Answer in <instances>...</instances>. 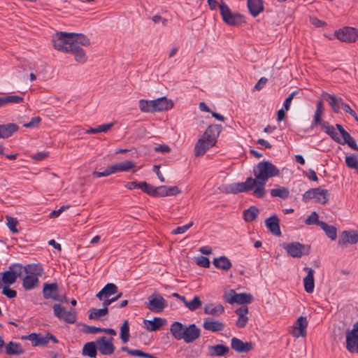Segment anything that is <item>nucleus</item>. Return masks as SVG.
Instances as JSON below:
<instances>
[{
	"mask_svg": "<svg viewBox=\"0 0 358 358\" xmlns=\"http://www.w3.org/2000/svg\"><path fill=\"white\" fill-rule=\"evenodd\" d=\"M257 188L254 189L253 195L257 198H263L266 193L265 185L266 181L280 174V170L271 162L264 161L259 162L253 169Z\"/></svg>",
	"mask_w": 358,
	"mask_h": 358,
	"instance_id": "f257e3e1",
	"label": "nucleus"
},
{
	"mask_svg": "<svg viewBox=\"0 0 358 358\" xmlns=\"http://www.w3.org/2000/svg\"><path fill=\"white\" fill-rule=\"evenodd\" d=\"M54 48L58 51L69 53L73 45L71 33L57 32L52 39Z\"/></svg>",
	"mask_w": 358,
	"mask_h": 358,
	"instance_id": "f03ea898",
	"label": "nucleus"
},
{
	"mask_svg": "<svg viewBox=\"0 0 358 358\" xmlns=\"http://www.w3.org/2000/svg\"><path fill=\"white\" fill-rule=\"evenodd\" d=\"M312 199H315L317 202L324 205L328 202L329 199V191L320 187L312 188L303 194V201L304 202H308Z\"/></svg>",
	"mask_w": 358,
	"mask_h": 358,
	"instance_id": "7ed1b4c3",
	"label": "nucleus"
},
{
	"mask_svg": "<svg viewBox=\"0 0 358 358\" xmlns=\"http://www.w3.org/2000/svg\"><path fill=\"white\" fill-rule=\"evenodd\" d=\"M219 7L222 20L228 25L236 26L243 22V16L239 13H233L226 3H222Z\"/></svg>",
	"mask_w": 358,
	"mask_h": 358,
	"instance_id": "20e7f679",
	"label": "nucleus"
},
{
	"mask_svg": "<svg viewBox=\"0 0 358 358\" xmlns=\"http://www.w3.org/2000/svg\"><path fill=\"white\" fill-rule=\"evenodd\" d=\"M42 293L45 299H52L59 303L67 301L65 295L59 294V286L57 283H44Z\"/></svg>",
	"mask_w": 358,
	"mask_h": 358,
	"instance_id": "39448f33",
	"label": "nucleus"
},
{
	"mask_svg": "<svg viewBox=\"0 0 358 358\" xmlns=\"http://www.w3.org/2000/svg\"><path fill=\"white\" fill-rule=\"evenodd\" d=\"M282 247L288 255L294 258H299L303 255H307L310 253V250L309 245H303L299 242L284 243Z\"/></svg>",
	"mask_w": 358,
	"mask_h": 358,
	"instance_id": "423d86ee",
	"label": "nucleus"
},
{
	"mask_svg": "<svg viewBox=\"0 0 358 358\" xmlns=\"http://www.w3.org/2000/svg\"><path fill=\"white\" fill-rule=\"evenodd\" d=\"M346 349L350 353L358 352V322H355L352 330L346 331Z\"/></svg>",
	"mask_w": 358,
	"mask_h": 358,
	"instance_id": "0eeeda50",
	"label": "nucleus"
},
{
	"mask_svg": "<svg viewBox=\"0 0 358 358\" xmlns=\"http://www.w3.org/2000/svg\"><path fill=\"white\" fill-rule=\"evenodd\" d=\"M257 188L256 182L252 178L249 177L244 182H238L230 185L227 189V193L237 194L239 192H249Z\"/></svg>",
	"mask_w": 358,
	"mask_h": 358,
	"instance_id": "6e6552de",
	"label": "nucleus"
},
{
	"mask_svg": "<svg viewBox=\"0 0 358 358\" xmlns=\"http://www.w3.org/2000/svg\"><path fill=\"white\" fill-rule=\"evenodd\" d=\"M53 313L60 320L69 324H73L76 321V315L72 310H66L59 303L54 304Z\"/></svg>",
	"mask_w": 358,
	"mask_h": 358,
	"instance_id": "1a4fd4ad",
	"label": "nucleus"
},
{
	"mask_svg": "<svg viewBox=\"0 0 358 358\" xmlns=\"http://www.w3.org/2000/svg\"><path fill=\"white\" fill-rule=\"evenodd\" d=\"M167 306V301L159 294H152L146 308L154 313H161Z\"/></svg>",
	"mask_w": 358,
	"mask_h": 358,
	"instance_id": "9d476101",
	"label": "nucleus"
},
{
	"mask_svg": "<svg viewBox=\"0 0 358 358\" xmlns=\"http://www.w3.org/2000/svg\"><path fill=\"white\" fill-rule=\"evenodd\" d=\"M337 38L345 43H354L357 41L358 34L353 27H345L335 31Z\"/></svg>",
	"mask_w": 358,
	"mask_h": 358,
	"instance_id": "9b49d317",
	"label": "nucleus"
},
{
	"mask_svg": "<svg viewBox=\"0 0 358 358\" xmlns=\"http://www.w3.org/2000/svg\"><path fill=\"white\" fill-rule=\"evenodd\" d=\"M97 349L99 352L103 355H110L115 351V346L113 343L112 338H107L101 336L96 340Z\"/></svg>",
	"mask_w": 358,
	"mask_h": 358,
	"instance_id": "f8f14e48",
	"label": "nucleus"
},
{
	"mask_svg": "<svg viewBox=\"0 0 358 358\" xmlns=\"http://www.w3.org/2000/svg\"><path fill=\"white\" fill-rule=\"evenodd\" d=\"M199 337L200 329L194 324H191L189 326L185 325L182 340L187 343H191Z\"/></svg>",
	"mask_w": 358,
	"mask_h": 358,
	"instance_id": "ddd939ff",
	"label": "nucleus"
},
{
	"mask_svg": "<svg viewBox=\"0 0 358 358\" xmlns=\"http://www.w3.org/2000/svg\"><path fill=\"white\" fill-rule=\"evenodd\" d=\"M308 320L306 317L300 316L292 327L290 334L295 338L305 337L306 336V328Z\"/></svg>",
	"mask_w": 358,
	"mask_h": 358,
	"instance_id": "4468645a",
	"label": "nucleus"
},
{
	"mask_svg": "<svg viewBox=\"0 0 358 358\" xmlns=\"http://www.w3.org/2000/svg\"><path fill=\"white\" fill-rule=\"evenodd\" d=\"M222 131V126L220 124L210 125L204 131L202 138L209 142L210 145H215L217 138Z\"/></svg>",
	"mask_w": 358,
	"mask_h": 358,
	"instance_id": "2eb2a0df",
	"label": "nucleus"
},
{
	"mask_svg": "<svg viewBox=\"0 0 358 358\" xmlns=\"http://www.w3.org/2000/svg\"><path fill=\"white\" fill-rule=\"evenodd\" d=\"M358 241V234L355 231H343L338 239V245L342 248L348 247V244H355Z\"/></svg>",
	"mask_w": 358,
	"mask_h": 358,
	"instance_id": "dca6fc26",
	"label": "nucleus"
},
{
	"mask_svg": "<svg viewBox=\"0 0 358 358\" xmlns=\"http://www.w3.org/2000/svg\"><path fill=\"white\" fill-rule=\"evenodd\" d=\"M231 347L238 353H246L253 349L254 345L252 342H243L239 338L234 337L231 340Z\"/></svg>",
	"mask_w": 358,
	"mask_h": 358,
	"instance_id": "f3484780",
	"label": "nucleus"
},
{
	"mask_svg": "<svg viewBox=\"0 0 358 358\" xmlns=\"http://www.w3.org/2000/svg\"><path fill=\"white\" fill-rule=\"evenodd\" d=\"M152 113L171 109L173 106V101L166 97H161L155 100H152Z\"/></svg>",
	"mask_w": 358,
	"mask_h": 358,
	"instance_id": "a211bd4d",
	"label": "nucleus"
},
{
	"mask_svg": "<svg viewBox=\"0 0 358 358\" xmlns=\"http://www.w3.org/2000/svg\"><path fill=\"white\" fill-rule=\"evenodd\" d=\"M224 324L212 317H207L204 320L203 327L205 330L212 332H218L224 330Z\"/></svg>",
	"mask_w": 358,
	"mask_h": 358,
	"instance_id": "6ab92c4d",
	"label": "nucleus"
},
{
	"mask_svg": "<svg viewBox=\"0 0 358 358\" xmlns=\"http://www.w3.org/2000/svg\"><path fill=\"white\" fill-rule=\"evenodd\" d=\"M322 96L324 99L331 106L334 112L338 113L340 112V109L343 108V105L345 103H343L342 98H338L335 95L327 93H324Z\"/></svg>",
	"mask_w": 358,
	"mask_h": 358,
	"instance_id": "aec40b11",
	"label": "nucleus"
},
{
	"mask_svg": "<svg viewBox=\"0 0 358 358\" xmlns=\"http://www.w3.org/2000/svg\"><path fill=\"white\" fill-rule=\"evenodd\" d=\"M268 229L275 236H280V220L276 215H273L265 220Z\"/></svg>",
	"mask_w": 358,
	"mask_h": 358,
	"instance_id": "412c9836",
	"label": "nucleus"
},
{
	"mask_svg": "<svg viewBox=\"0 0 358 358\" xmlns=\"http://www.w3.org/2000/svg\"><path fill=\"white\" fill-rule=\"evenodd\" d=\"M304 270L307 271V275L303 278V285L305 291L308 293H312L314 290V270L312 268L305 267Z\"/></svg>",
	"mask_w": 358,
	"mask_h": 358,
	"instance_id": "4be33fe9",
	"label": "nucleus"
},
{
	"mask_svg": "<svg viewBox=\"0 0 358 358\" xmlns=\"http://www.w3.org/2000/svg\"><path fill=\"white\" fill-rule=\"evenodd\" d=\"M22 340H29L31 342L32 346H44L48 344V340L40 334L32 333L27 336H23Z\"/></svg>",
	"mask_w": 358,
	"mask_h": 358,
	"instance_id": "5701e85b",
	"label": "nucleus"
},
{
	"mask_svg": "<svg viewBox=\"0 0 358 358\" xmlns=\"http://www.w3.org/2000/svg\"><path fill=\"white\" fill-rule=\"evenodd\" d=\"M247 6L250 13L254 17L259 15L264 10L262 0H248Z\"/></svg>",
	"mask_w": 358,
	"mask_h": 358,
	"instance_id": "b1692460",
	"label": "nucleus"
},
{
	"mask_svg": "<svg viewBox=\"0 0 358 358\" xmlns=\"http://www.w3.org/2000/svg\"><path fill=\"white\" fill-rule=\"evenodd\" d=\"M166 323V320L161 317H155L153 320H144L145 328L150 331H156L161 327L164 326Z\"/></svg>",
	"mask_w": 358,
	"mask_h": 358,
	"instance_id": "393cba45",
	"label": "nucleus"
},
{
	"mask_svg": "<svg viewBox=\"0 0 358 358\" xmlns=\"http://www.w3.org/2000/svg\"><path fill=\"white\" fill-rule=\"evenodd\" d=\"M117 286L113 283H108L100 292L96 294V297L99 300L103 298H108L110 296L117 293Z\"/></svg>",
	"mask_w": 358,
	"mask_h": 358,
	"instance_id": "a878e982",
	"label": "nucleus"
},
{
	"mask_svg": "<svg viewBox=\"0 0 358 358\" xmlns=\"http://www.w3.org/2000/svg\"><path fill=\"white\" fill-rule=\"evenodd\" d=\"M213 145H210L208 141L203 138H199L194 147V155L196 157L203 155L205 152L212 148Z\"/></svg>",
	"mask_w": 358,
	"mask_h": 358,
	"instance_id": "bb28decb",
	"label": "nucleus"
},
{
	"mask_svg": "<svg viewBox=\"0 0 358 358\" xmlns=\"http://www.w3.org/2000/svg\"><path fill=\"white\" fill-rule=\"evenodd\" d=\"M19 127L16 124L8 123L0 125V134L1 138H6L11 136L18 130Z\"/></svg>",
	"mask_w": 358,
	"mask_h": 358,
	"instance_id": "cd10ccee",
	"label": "nucleus"
},
{
	"mask_svg": "<svg viewBox=\"0 0 358 358\" xmlns=\"http://www.w3.org/2000/svg\"><path fill=\"white\" fill-rule=\"evenodd\" d=\"M69 52L73 55L77 62L84 64L87 60V57L84 50L76 44H73Z\"/></svg>",
	"mask_w": 358,
	"mask_h": 358,
	"instance_id": "c85d7f7f",
	"label": "nucleus"
},
{
	"mask_svg": "<svg viewBox=\"0 0 358 358\" xmlns=\"http://www.w3.org/2000/svg\"><path fill=\"white\" fill-rule=\"evenodd\" d=\"M23 272L27 275L41 276L43 273V268L39 264H29L25 266H23Z\"/></svg>",
	"mask_w": 358,
	"mask_h": 358,
	"instance_id": "c756f323",
	"label": "nucleus"
},
{
	"mask_svg": "<svg viewBox=\"0 0 358 358\" xmlns=\"http://www.w3.org/2000/svg\"><path fill=\"white\" fill-rule=\"evenodd\" d=\"M39 280L36 275H27L22 278V287L25 290H31L36 287Z\"/></svg>",
	"mask_w": 358,
	"mask_h": 358,
	"instance_id": "7c9ffc66",
	"label": "nucleus"
},
{
	"mask_svg": "<svg viewBox=\"0 0 358 358\" xmlns=\"http://www.w3.org/2000/svg\"><path fill=\"white\" fill-rule=\"evenodd\" d=\"M97 350L98 349L96 341L95 342H88L84 345L82 354L84 356H88L91 358H96Z\"/></svg>",
	"mask_w": 358,
	"mask_h": 358,
	"instance_id": "2f4dec72",
	"label": "nucleus"
},
{
	"mask_svg": "<svg viewBox=\"0 0 358 358\" xmlns=\"http://www.w3.org/2000/svg\"><path fill=\"white\" fill-rule=\"evenodd\" d=\"M213 263L216 268L224 271L229 270L232 266L230 260L225 256L215 258Z\"/></svg>",
	"mask_w": 358,
	"mask_h": 358,
	"instance_id": "473e14b6",
	"label": "nucleus"
},
{
	"mask_svg": "<svg viewBox=\"0 0 358 358\" xmlns=\"http://www.w3.org/2000/svg\"><path fill=\"white\" fill-rule=\"evenodd\" d=\"M204 313L213 316H220L224 312V308L222 305L217 304L213 306L211 303L206 304L203 309Z\"/></svg>",
	"mask_w": 358,
	"mask_h": 358,
	"instance_id": "72a5a7b5",
	"label": "nucleus"
},
{
	"mask_svg": "<svg viewBox=\"0 0 358 358\" xmlns=\"http://www.w3.org/2000/svg\"><path fill=\"white\" fill-rule=\"evenodd\" d=\"M185 325L179 322H174L170 327V332L178 341L182 340Z\"/></svg>",
	"mask_w": 358,
	"mask_h": 358,
	"instance_id": "f704fd0d",
	"label": "nucleus"
},
{
	"mask_svg": "<svg viewBox=\"0 0 358 358\" xmlns=\"http://www.w3.org/2000/svg\"><path fill=\"white\" fill-rule=\"evenodd\" d=\"M6 353L8 355H20L24 353V350L20 343L10 341L6 346Z\"/></svg>",
	"mask_w": 358,
	"mask_h": 358,
	"instance_id": "c9c22d12",
	"label": "nucleus"
},
{
	"mask_svg": "<svg viewBox=\"0 0 358 358\" xmlns=\"http://www.w3.org/2000/svg\"><path fill=\"white\" fill-rule=\"evenodd\" d=\"M320 228L325 232V234L331 241H335L337 238V229L333 225H329L324 222L320 223Z\"/></svg>",
	"mask_w": 358,
	"mask_h": 358,
	"instance_id": "e433bc0d",
	"label": "nucleus"
},
{
	"mask_svg": "<svg viewBox=\"0 0 358 358\" xmlns=\"http://www.w3.org/2000/svg\"><path fill=\"white\" fill-rule=\"evenodd\" d=\"M113 173L116 172L127 171L134 167V164L129 160L111 165Z\"/></svg>",
	"mask_w": 358,
	"mask_h": 358,
	"instance_id": "4c0bfd02",
	"label": "nucleus"
},
{
	"mask_svg": "<svg viewBox=\"0 0 358 358\" xmlns=\"http://www.w3.org/2000/svg\"><path fill=\"white\" fill-rule=\"evenodd\" d=\"M23 101V97L18 95L5 96L0 97V107L9 103H19Z\"/></svg>",
	"mask_w": 358,
	"mask_h": 358,
	"instance_id": "58836bf2",
	"label": "nucleus"
},
{
	"mask_svg": "<svg viewBox=\"0 0 358 358\" xmlns=\"http://www.w3.org/2000/svg\"><path fill=\"white\" fill-rule=\"evenodd\" d=\"M235 303L237 304H248L253 301L254 297L252 294L248 293H240L235 294V298L234 299Z\"/></svg>",
	"mask_w": 358,
	"mask_h": 358,
	"instance_id": "ea45409f",
	"label": "nucleus"
},
{
	"mask_svg": "<svg viewBox=\"0 0 358 358\" xmlns=\"http://www.w3.org/2000/svg\"><path fill=\"white\" fill-rule=\"evenodd\" d=\"M229 348L224 345H216L209 347V352L213 356H223L228 353Z\"/></svg>",
	"mask_w": 358,
	"mask_h": 358,
	"instance_id": "a19ab883",
	"label": "nucleus"
},
{
	"mask_svg": "<svg viewBox=\"0 0 358 358\" xmlns=\"http://www.w3.org/2000/svg\"><path fill=\"white\" fill-rule=\"evenodd\" d=\"M108 313V308H103L100 309L92 308L89 310V318L90 320H99L101 317L106 315Z\"/></svg>",
	"mask_w": 358,
	"mask_h": 358,
	"instance_id": "79ce46f5",
	"label": "nucleus"
},
{
	"mask_svg": "<svg viewBox=\"0 0 358 358\" xmlns=\"http://www.w3.org/2000/svg\"><path fill=\"white\" fill-rule=\"evenodd\" d=\"M259 213L257 207L251 206L243 211V218L246 222H252L257 218Z\"/></svg>",
	"mask_w": 358,
	"mask_h": 358,
	"instance_id": "37998d69",
	"label": "nucleus"
},
{
	"mask_svg": "<svg viewBox=\"0 0 358 358\" xmlns=\"http://www.w3.org/2000/svg\"><path fill=\"white\" fill-rule=\"evenodd\" d=\"M114 124H115V122H110V123H108V124H101V125H99L96 128H90V129H87L85 131V134H98V133H101V132L106 133L108 131H109L114 126Z\"/></svg>",
	"mask_w": 358,
	"mask_h": 358,
	"instance_id": "c03bdc74",
	"label": "nucleus"
},
{
	"mask_svg": "<svg viewBox=\"0 0 358 358\" xmlns=\"http://www.w3.org/2000/svg\"><path fill=\"white\" fill-rule=\"evenodd\" d=\"M73 43L74 44H80L83 46H89L90 45V39L83 34L71 33Z\"/></svg>",
	"mask_w": 358,
	"mask_h": 358,
	"instance_id": "a18cd8bd",
	"label": "nucleus"
},
{
	"mask_svg": "<svg viewBox=\"0 0 358 358\" xmlns=\"http://www.w3.org/2000/svg\"><path fill=\"white\" fill-rule=\"evenodd\" d=\"M120 337L123 343H127L129 341V324L128 320H124L120 327Z\"/></svg>",
	"mask_w": 358,
	"mask_h": 358,
	"instance_id": "49530a36",
	"label": "nucleus"
},
{
	"mask_svg": "<svg viewBox=\"0 0 358 358\" xmlns=\"http://www.w3.org/2000/svg\"><path fill=\"white\" fill-rule=\"evenodd\" d=\"M289 191L287 187H281L271 190V196L273 197H279L282 199H286L289 197Z\"/></svg>",
	"mask_w": 358,
	"mask_h": 358,
	"instance_id": "de8ad7c7",
	"label": "nucleus"
},
{
	"mask_svg": "<svg viewBox=\"0 0 358 358\" xmlns=\"http://www.w3.org/2000/svg\"><path fill=\"white\" fill-rule=\"evenodd\" d=\"M324 112V105L322 101L320 100L317 103V108L314 115V120L312 124V127L317 126L320 123L322 115Z\"/></svg>",
	"mask_w": 358,
	"mask_h": 358,
	"instance_id": "09e8293b",
	"label": "nucleus"
},
{
	"mask_svg": "<svg viewBox=\"0 0 358 358\" xmlns=\"http://www.w3.org/2000/svg\"><path fill=\"white\" fill-rule=\"evenodd\" d=\"M343 141L341 140V145L348 144V145L354 150L358 151V146L355 142V140L350 136L348 132L344 134L342 136Z\"/></svg>",
	"mask_w": 358,
	"mask_h": 358,
	"instance_id": "8fccbe9b",
	"label": "nucleus"
},
{
	"mask_svg": "<svg viewBox=\"0 0 358 358\" xmlns=\"http://www.w3.org/2000/svg\"><path fill=\"white\" fill-rule=\"evenodd\" d=\"M202 305V302L199 297L194 296L191 301H186L185 306L190 310L194 311L199 308Z\"/></svg>",
	"mask_w": 358,
	"mask_h": 358,
	"instance_id": "3c124183",
	"label": "nucleus"
},
{
	"mask_svg": "<svg viewBox=\"0 0 358 358\" xmlns=\"http://www.w3.org/2000/svg\"><path fill=\"white\" fill-rule=\"evenodd\" d=\"M6 225L10 230V231L14 234H18L19 230L17 229V226L18 225V221L16 218L12 217L10 216L6 217Z\"/></svg>",
	"mask_w": 358,
	"mask_h": 358,
	"instance_id": "603ef678",
	"label": "nucleus"
},
{
	"mask_svg": "<svg viewBox=\"0 0 358 358\" xmlns=\"http://www.w3.org/2000/svg\"><path fill=\"white\" fill-rule=\"evenodd\" d=\"M139 108L143 113H152V100L141 99L139 101Z\"/></svg>",
	"mask_w": 358,
	"mask_h": 358,
	"instance_id": "864d4df0",
	"label": "nucleus"
},
{
	"mask_svg": "<svg viewBox=\"0 0 358 358\" xmlns=\"http://www.w3.org/2000/svg\"><path fill=\"white\" fill-rule=\"evenodd\" d=\"M140 189L148 195L155 196L156 187L148 184L146 182H141Z\"/></svg>",
	"mask_w": 358,
	"mask_h": 358,
	"instance_id": "5fc2aeb1",
	"label": "nucleus"
},
{
	"mask_svg": "<svg viewBox=\"0 0 358 358\" xmlns=\"http://www.w3.org/2000/svg\"><path fill=\"white\" fill-rule=\"evenodd\" d=\"M318 218V214L315 211H313L305 220V223L307 225L317 224L320 226V223L322 222V221H320Z\"/></svg>",
	"mask_w": 358,
	"mask_h": 358,
	"instance_id": "6e6d98bb",
	"label": "nucleus"
},
{
	"mask_svg": "<svg viewBox=\"0 0 358 358\" xmlns=\"http://www.w3.org/2000/svg\"><path fill=\"white\" fill-rule=\"evenodd\" d=\"M357 163H358V155H352L350 156H347L345 157V164H346L347 166L350 169H355V168H357Z\"/></svg>",
	"mask_w": 358,
	"mask_h": 358,
	"instance_id": "4d7b16f0",
	"label": "nucleus"
},
{
	"mask_svg": "<svg viewBox=\"0 0 358 358\" xmlns=\"http://www.w3.org/2000/svg\"><path fill=\"white\" fill-rule=\"evenodd\" d=\"M9 285H2L0 289H2V294L5 295L8 299H13L17 296V292L14 289H10Z\"/></svg>",
	"mask_w": 358,
	"mask_h": 358,
	"instance_id": "13d9d810",
	"label": "nucleus"
},
{
	"mask_svg": "<svg viewBox=\"0 0 358 358\" xmlns=\"http://www.w3.org/2000/svg\"><path fill=\"white\" fill-rule=\"evenodd\" d=\"M83 332L88 334H95L98 333L102 332V328L96 327L94 326H90V325H84L83 326Z\"/></svg>",
	"mask_w": 358,
	"mask_h": 358,
	"instance_id": "bf43d9fd",
	"label": "nucleus"
},
{
	"mask_svg": "<svg viewBox=\"0 0 358 358\" xmlns=\"http://www.w3.org/2000/svg\"><path fill=\"white\" fill-rule=\"evenodd\" d=\"M121 350L127 352L128 355H129L131 356L141 357H143V355L144 352L140 350H130L126 346L122 347Z\"/></svg>",
	"mask_w": 358,
	"mask_h": 358,
	"instance_id": "052dcab7",
	"label": "nucleus"
},
{
	"mask_svg": "<svg viewBox=\"0 0 358 358\" xmlns=\"http://www.w3.org/2000/svg\"><path fill=\"white\" fill-rule=\"evenodd\" d=\"M41 122V118L40 117H34L31 119V120L29 122L24 124L23 127L25 128H36L39 125Z\"/></svg>",
	"mask_w": 358,
	"mask_h": 358,
	"instance_id": "680f3d73",
	"label": "nucleus"
},
{
	"mask_svg": "<svg viewBox=\"0 0 358 358\" xmlns=\"http://www.w3.org/2000/svg\"><path fill=\"white\" fill-rule=\"evenodd\" d=\"M193 225V222H190L186 225L182 227H178L176 229H173L171 232L172 234H182L186 232Z\"/></svg>",
	"mask_w": 358,
	"mask_h": 358,
	"instance_id": "e2e57ef3",
	"label": "nucleus"
},
{
	"mask_svg": "<svg viewBox=\"0 0 358 358\" xmlns=\"http://www.w3.org/2000/svg\"><path fill=\"white\" fill-rule=\"evenodd\" d=\"M113 171L112 169V167L111 166H110L109 167H108L103 172H99V171H94L92 173V176L94 178H100V177H106V176H108L110 174H113Z\"/></svg>",
	"mask_w": 358,
	"mask_h": 358,
	"instance_id": "0e129e2a",
	"label": "nucleus"
},
{
	"mask_svg": "<svg viewBox=\"0 0 358 358\" xmlns=\"http://www.w3.org/2000/svg\"><path fill=\"white\" fill-rule=\"evenodd\" d=\"M196 264L203 268H208L210 266L209 259L203 256H200L196 259Z\"/></svg>",
	"mask_w": 358,
	"mask_h": 358,
	"instance_id": "69168bd1",
	"label": "nucleus"
},
{
	"mask_svg": "<svg viewBox=\"0 0 358 358\" xmlns=\"http://www.w3.org/2000/svg\"><path fill=\"white\" fill-rule=\"evenodd\" d=\"M236 292L234 289H230L229 292L225 293L223 296L225 301L230 304L235 303L234 298H235Z\"/></svg>",
	"mask_w": 358,
	"mask_h": 358,
	"instance_id": "338daca9",
	"label": "nucleus"
},
{
	"mask_svg": "<svg viewBox=\"0 0 358 358\" xmlns=\"http://www.w3.org/2000/svg\"><path fill=\"white\" fill-rule=\"evenodd\" d=\"M299 93L298 91H294L292 92L288 97L285 100L283 106L286 110H289L290 108V105L292 103V99H294V96Z\"/></svg>",
	"mask_w": 358,
	"mask_h": 358,
	"instance_id": "774afa93",
	"label": "nucleus"
}]
</instances>
